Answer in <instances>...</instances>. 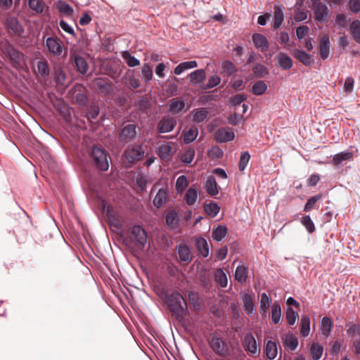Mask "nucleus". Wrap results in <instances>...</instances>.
Here are the masks:
<instances>
[{"label": "nucleus", "mask_w": 360, "mask_h": 360, "mask_svg": "<svg viewBox=\"0 0 360 360\" xmlns=\"http://www.w3.org/2000/svg\"><path fill=\"white\" fill-rule=\"evenodd\" d=\"M165 302L171 313L181 320L187 314V304L183 296L177 291L165 295Z\"/></svg>", "instance_id": "1"}, {"label": "nucleus", "mask_w": 360, "mask_h": 360, "mask_svg": "<svg viewBox=\"0 0 360 360\" xmlns=\"http://www.w3.org/2000/svg\"><path fill=\"white\" fill-rule=\"evenodd\" d=\"M91 160L94 166L101 171H107L109 168L110 156L102 148L94 146L90 155Z\"/></svg>", "instance_id": "2"}, {"label": "nucleus", "mask_w": 360, "mask_h": 360, "mask_svg": "<svg viewBox=\"0 0 360 360\" xmlns=\"http://www.w3.org/2000/svg\"><path fill=\"white\" fill-rule=\"evenodd\" d=\"M310 7L314 11V20L318 22L326 23L330 19L331 12L321 0H311Z\"/></svg>", "instance_id": "3"}, {"label": "nucleus", "mask_w": 360, "mask_h": 360, "mask_svg": "<svg viewBox=\"0 0 360 360\" xmlns=\"http://www.w3.org/2000/svg\"><path fill=\"white\" fill-rule=\"evenodd\" d=\"M131 237L134 240L135 245L143 249L147 242V234L145 230L139 225H134L131 229Z\"/></svg>", "instance_id": "4"}, {"label": "nucleus", "mask_w": 360, "mask_h": 360, "mask_svg": "<svg viewBox=\"0 0 360 360\" xmlns=\"http://www.w3.org/2000/svg\"><path fill=\"white\" fill-rule=\"evenodd\" d=\"M45 46L49 53L54 56H59L62 54L63 47L62 41L57 37H49L44 42Z\"/></svg>", "instance_id": "5"}, {"label": "nucleus", "mask_w": 360, "mask_h": 360, "mask_svg": "<svg viewBox=\"0 0 360 360\" xmlns=\"http://www.w3.org/2000/svg\"><path fill=\"white\" fill-rule=\"evenodd\" d=\"M210 345L214 353L220 356H225L229 354V347L221 338L212 336Z\"/></svg>", "instance_id": "6"}, {"label": "nucleus", "mask_w": 360, "mask_h": 360, "mask_svg": "<svg viewBox=\"0 0 360 360\" xmlns=\"http://www.w3.org/2000/svg\"><path fill=\"white\" fill-rule=\"evenodd\" d=\"M136 136V126L134 124H128L124 126L119 134V141L122 143H128L134 140Z\"/></svg>", "instance_id": "7"}, {"label": "nucleus", "mask_w": 360, "mask_h": 360, "mask_svg": "<svg viewBox=\"0 0 360 360\" xmlns=\"http://www.w3.org/2000/svg\"><path fill=\"white\" fill-rule=\"evenodd\" d=\"M175 153V144L173 143H165L158 147V154L164 161H168Z\"/></svg>", "instance_id": "8"}, {"label": "nucleus", "mask_w": 360, "mask_h": 360, "mask_svg": "<svg viewBox=\"0 0 360 360\" xmlns=\"http://www.w3.org/2000/svg\"><path fill=\"white\" fill-rule=\"evenodd\" d=\"M126 159L131 163L140 160L144 155V150L141 145L127 148L124 152Z\"/></svg>", "instance_id": "9"}, {"label": "nucleus", "mask_w": 360, "mask_h": 360, "mask_svg": "<svg viewBox=\"0 0 360 360\" xmlns=\"http://www.w3.org/2000/svg\"><path fill=\"white\" fill-rule=\"evenodd\" d=\"M6 56L10 59L12 66L15 68H18L20 66V63L23 55L14 47L8 45L6 47Z\"/></svg>", "instance_id": "10"}, {"label": "nucleus", "mask_w": 360, "mask_h": 360, "mask_svg": "<svg viewBox=\"0 0 360 360\" xmlns=\"http://www.w3.org/2000/svg\"><path fill=\"white\" fill-rule=\"evenodd\" d=\"M234 136V132L231 128H219L214 134V139L219 143L232 141Z\"/></svg>", "instance_id": "11"}, {"label": "nucleus", "mask_w": 360, "mask_h": 360, "mask_svg": "<svg viewBox=\"0 0 360 360\" xmlns=\"http://www.w3.org/2000/svg\"><path fill=\"white\" fill-rule=\"evenodd\" d=\"M176 124L174 117H165L159 122L158 131L159 133H167L172 131Z\"/></svg>", "instance_id": "12"}, {"label": "nucleus", "mask_w": 360, "mask_h": 360, "mask_svg": "<svg viewBox=\"0 0 360 360\" xmlns=\"http://www.w3.org/2000/svg\"><path fill=\"white\" fill-rule=\"evenodd\" d=\"M277 65L283 70H290L292 67V60L290 56L284 53H279L275 57Z\"/></svg>", "instance_id": "13"}, {"label": "nucleus", "mask_w": 360, "mask_h": 360, "mask_svg": "<svg viewBox=\"0 0 360 360\" xmlns=\"http://www.w3.org/2000/svg\"><path fill=\"white\" fill-rule=\"evenodd\" d=\"M319 53L323 60L328 58L330 53V39L327 34L321 37L319 41Z\"/></svg>", "instance_id": "14"}, {"label": "nucleus", "mask_w": 360, "mask_h": 360, "mask_svg": "<svg viewBox=\"0 0 360 360\" xmlns=\"http://www.w3.org/2000/svg\"><path fill=\"white\" fill-rule=\"evenodd\" d=\"M185 108V103L181 98H172L169 102L168 109L174 115L183 111Z\"/></svg>", "instance_id": "15"}, {"label": "nucleus", "mask_w": 360, "mask_h": 360, "mask_svg": "<svg viewBox=\"0 0 360 360\" xmlns=\"http://www.w3.org/2000/svg\"><path fill=\"white\" fill-rule=\"evenodd\" d=\"M354 154L352 152L344 151L335 154L332 159L331 163L338 166L342 164L345 161H352L353 160Z\"/></svg>", "instance_id": "16"}, {"label": "nucleus", "mask_w": 360, "mask_h": 360, "mask_svg": "<svg viewBox=\"0 0 360 360\" xmlns=\"http://www.w3.org/2000/svg\"><path fill=\"white\" fill-rule=\"evenodd\" d=\"M205 78L206 74L202 69L196 70L188 75L190 84L193 85L202 83L205 80Z\"/></svg>", "instance_id": "17"}, {"label": "nucleus", "mask_w": 360, "mask_h": 360, "mask_svg": "<svg viewBox=\"0 0 360 360\" xmlns=\"http://www.w3.org/2000/svg\"><path fill=\"white\" fill-rule=\"evenodd\" d=\"M210 116V112L205 108H199L193 110V121L200 123L206 121Z\"/></svg>", "instance_id": "18"}, {"label": "nucleus", "mask_w": 360, "mask_h": 360, "mask_svg": "<svg viewBox=\"0 0 360 360\" xmlns=\"http://www.w3.org/2000/svg\"><path fill=\"white\" fill-rule=\"evenodd\" d=\"M252 41L254 45L262 51H266L269 48V41L266 37L262 34H254L252 35Z\"/></svg>", "instance_id": "19"}, {"label": "nucleus", "mask_w": 360, "mask_h": 360, "mask_svg": "<svg viewBox=\"0 0 360 360\" xmlns=\"http://www.w3.org/2000/svg\"><path fill=\"white\" fill-rule=\"evenodd\" d=\"M293 56L306 66L309 65L313 61L311 55L300 49H295Z\"/></svg>", "instance_id": "20"}, {"label": "nucleus", "mask_w": 360, "mask_h": 360, "mask_svg": "<svg viewBox=\"0 0 360 360\" xmlns=\"http://www.w3.org/2000/svg\"><path fill=\"white\" fill-rule=\"evenodd\" d=\"M244 347L245 349L252 354H256L257 352V342L254 336L251 333H248L244 338Z\"/></svg>", "instance_id": "21"}, {"label": "nucleus", "mask_w": 360, "mask_h": 360, "mask_svg": "<svg viewBox=\"0 0 360 360\" xmlns=\"http://www.w3.org/2000/svg\"><path fill=\"white\" fill-rule=\"evenodd\" d=\"M205 188L207 193L211 195L214 196L218 194L219 190L215 178L213 176H210L205 184Z\"/></svg>", "instance_id": "22"}, {"label": "nucleus", "mask_w": 360, "mask_h": 360, "mask_svg": "<svg viewBox=\"0 0 360 360\" xmlns=\"http://www.w3.org/2000/svg\"><path fill=\"white\" fill-rule=\"evenodd\" d=\"M195 247L202 257H207L208 256L209 246L204 238L200 237L195 240Z\"/></svg>", "instance_id": "23"}, {"label": "nucleus", "mask_w": 360, "mask_h": 360, "mask_svg": "<svg viewBox=\"0 0 360 360\" xmlns=\"http://www.w3.org/2000/svg\"><path fill=\"white\" fill-rule=\"evenodd\" d=\"M333 327V323L331 319L328 316H324L321 320L320 326L321 334L326 338H328L331 333Z\"/></svg>", "instance_id": "24"}, {"label": "nucleus", "mask_w": 360, "mask_h": 360, "mask_svg": "<svg viewBox=\"0 0 360 360\" xmlns=\"http://www.w3.org/2000/svg\"><path fill=\"white\" fill-rule=\"evenodd\" d=\"M178 254L181 261L190 262L192 259L191 249L186 245H181L177 248Z\"/></svg>", "instance_id": "25"}, {"label": "nucleus", "mask_w": 360, "mask_h": 360, "mask_svg": "<svg viewBox=\"0 0 360 360\" xmlns=\"http://www.w3.org/2000/svg\"><path fill=\"white\" fill-rule=\"evenodd\" d=\"M106 216L109 224L113 226L116 229H120L122 227V222L119 216L112 210L111 208H108Z\"/></svg>", "instance_id": "26"}, {"label": "nucleus", "mask_w": 360, "mask_h": 360, "mask_svg": "<svg viewBox=\"0 0 360 360\" xmlns=\"http://www.w3.org/2000/svg\"><path fill=\"white\" fill-rule=\"evenodd\" d=\"M74 61L77 71L84 75L89 70V65L84 58L80 56L75 55L74 56Z\"/></svg>", "instance_id": "27"}, {"label": "nucleus", "mask_w": 360, "mask_h": 360, "mask_svg": "<svg viewBox=\"0 0 360 360\" xmlns=\"http://www.w3.org/2000/svg\"><path fill=\"white\" fill-rule=\"evenodd\" d=\"M197 66H198V63L195 60H190V61L183 62V63H181L180 64H179L174 68V72L175 75H179L181 74L183 72H184L187 70H189V69L196 68Z\"/></svg>", "instance_id": "28"}, {"label": "nucleus", "mask_w": 360, "mask_h": 360, "mask_svg": "<svg viewBox=\"0 0 360 360\" xmlns=\"http://www.w3.org/2000/svg\"><path fill=\"white\" fill-rule=\"evenodd\" d=\"M166 224L170 229H174L178 225V214L175 210H171L166 215Z\"/></svg>", "instance_id": "29"}, {"label": "nucleus", "mask_w": 360, "mask_h": 360, "mask_svg": "<svg viewBox=\"0 0 360 360\" xmlns=\"http://www.w3.org/2000/svg\"><path fill=\"white\" fill-rule=\"evenodd\" d=\"M228 229L225 226L219 225L212 232V238L216 241H221L227 234Z\"/></svg>", "instance_id": "30"}, {"label": "nucleus", "mask_w": 360, "mask_h": 360, "mask_svg": "<svg viewBox=\"0 0 360 360\" xmlns=\"http://www.w3.org/2000/svg\"><path fill=\"white\" fill-rule=\"evenodd\" d=\"M243 307L245 313L251 314L254 310V302L252 297L250 294H245L243 297Z\"/></svg>", "instance_id": "31"}, {"label": "nucleus", "mask_w": 360, "mask_h": 360, "mask_svg": "<svg viewBox=\"0 0 360 360\" xmlns=\"http://www.w3.org/2000/svg\"><path fill=\"white\" fill-rule=\"evenodd\" d=\"M7 26L15 34L20 35L22 32V28L18 19L15 17H10L7 19Z\"/></svg>", "instance_id": "32"}, {"label": "nucleus", "mask_w": 360, "mask_h": 360, "mask_svg": "<svg viewBox=\"0 0 360 360\" xmlns=\"http://www.w3.org/2000/svg\"><path fill=\"white\" fill-rule=\"evenodd\" d=\"M274 28L278 29L283 23L284 16L283 9L279 6H275L274 8Z\"/></svg>", "instance_id": "33"}, {"label": "nucleus", "mask_w": 360, "mask_h": 360, "mask_svg": "<svg viewBox=\"0 0 360 360\" xmlns=\"http://www.w3.org/2000/svg\"><path fill=\"white\" fill-rule=\"evenodd\" d=\"M214 280L221 288H225L228 284V279L226 274L221 269H217L214 274Z\"/></svg>", "instance_id": "34"}, {"label": "nucleus", "mask_w": 360, "mask_h": 360, "mask_svg": "<svg viewBox=\"0 0 360 360\" xmlns=\"http://www.w3.org/2000/svg\"><path fill=\"white\" fill-rule=\"evenodd\" d=\"M349 30L354 40L360 44V21L358 20H354L350 24Z\"/></svg>", "instance_id": "35"}, {"label": "nucleus", "mask_w": 360, "mask_h": 360, "mask_svg": "<svg viewBox=\"0 0 360 360\" xmlns=\"http://www.w3.org/2000/svg\"><path fill=\"white\" fill-rule=\"evenodd\" d=\"M198 134V129L196 127L192 126L188 130L184 132V141L186 143L193 142Z\"/></svg>", "instance_id": "36"}, {"label": "nucleus", "mask_w": 360, "mask_h": 360, "mask_svg": "<svg viewBox=\"0 0 360 360\" xmlns=\"http://www.w3.org/2000/svg\"><path fill=\"white\" fill-rule=\"evenodd\" d=\"M271 303V299L265 293L263 292L261 295V300H260V314L262 316H265L266 313Z\"/></svg>", "instance_id": "37"}, {"label": "nucleus", "mask_w": 360, "mask_h": 360, "mask_svg": "<svg viewBox=\"0 0 360 360\" xmlns=\"http://www.w3.org/2000/svg\"><path fill=\"white\" fill-rule=\"evenodd\" d=\"M27 5L31 10L37 13H41L44 11L45 3L43 0H27Z\"/></svg>", "instance_id": "38"}, {"label": "nucleus", "mask_w": 360, "mask_h": 360, "mask_svg": "<svg viewBox=\"0 0 360 360\" xmlns=\"http://www.w3.org/2000/svg\"><path fill=\"white\" fill-rule=\"evenodd\" d=\"M271 320L274 324L280 322L281 317V308L277 302H274L271 307Z\"/></svg>", "instance_id": "39"}, {"label": "nucleus", "mask_w": 360, "mask_h": 360, "mask_svg": "<svg viewBox=\"0 0 360 360\" xmlns=\"http://www.w3.org/2000/svg\"><path fill=\"white\" fill-rule=\"evenodd\" d=\"M300 334L303 337L308 336L310 331V319L308 316H303L300 321Z\"/></svg>", "instance_id": "40"}, {"label": "nucleus", "mask_w": 360, "mask_h": 360, "mask_svg": "<svg viewBox=\"0 0 360 360\" xmlns=\"http://www.w3.org/2000/svg\"><path fill=\"white\" fill-rule=\"evenodd\" d=\"M248 276V269L247 268L243 266H238L235 271V279L240 282V283H244L246 281Z\"/></svg>", "instance_id": "41"}, {"label": "nucleus", "mask_w": 360, "mask_h": 360, "mask_svg": "<svg viewBox=\"0 0 360 360\" xmlns=\"http://www.w3.org/2000/svg\"><path fill=\"white\" fill-rule=\"evenodd\" d=\"M198 198V191L195 188L191 187L186 193L184 199L188 205H193Z\"/></svg>", "instance_id": "42"}, {"label": "nucleus", "mask_w": 360, "mask_h": 360, "mask_svg": "<svg viewBox=\"0 0 360 360\" xmlns=\"http://www.w3.org/2000/svg\"><path fill=\"white\" fill-rule=\"evenodd\" d=\"M37 70L39 74L43 79H46L49 75V68L48 63L45 59H42L37 63Z\"/></svg>", "instance_id": "43"}, {"label": "nucleus", "mask_w": 360, "mask_h": 360, "mask_svg": "<svg viewBox=\"0 0 360 360\" xmlns=\"http://www.w3.org/2000/svg\"><path fill=\"white\" fill-rule=\"evenodd\" d=\"M278 354L276 344L273 341H268L266 345V354L269 359H274Z\"/></svg>", "instance_id": "44"}, {"label": "nucleus", "mask_w": 360, "mask_h": 360, "mask_svg": "<svg viewBox=\"0 0 360 360\" xmlns=\"http://www.w3.org/2000/svg\"><path fill=\"white\" fill-rule=\"evenodd\" d=\"M323 348L318 343H313L310 347V355L314 360H319L323 354Z\"/></svg>", "instance_id": "45"}, {"label": "nucleus", "mask_w": 360, "mask_h": 360, "mask_svg": "<svg viewBox=\"0 0 360 360\" xmlns=\"http://www.w3.org/2000/svg\"><path fill=\"white\" fill-rule=\"evenodd\" d=\"M94 85L103 93L108 94L111 90L110 85L103 78H96L94 80Z\"/></svg>", "instance_id": "46"}, {"label": "nucleus", "mask_w": 360, "mask_h": 360, "mask_svg": "<svg viewBox=\"0 0 360 360\" xmlns=\"http://www.w3.org/2000/svg\"><path fill=\"white\" fill-rule=\"evenodd\" d=\"M267 89V85L264 81H258L252 87V92L255 95L259 96L264 94Z\"/></svg>", "instance_id": "47"}, {"label": "nucleus", "mask_w": 360, "mask_h": 360, "mask_svg": "<svg viewBox=\"0 0 360 360\" xmlns=\"http://www.w3.org/2000/svg\"><path fill=\"white\" fill-rule=\"evenodd\" d=\"M189 184L187 176L181 175L178 177L176 182V190L178 193H182Z\"/></svg>", "instance_id": "48"}, {"label": "nucleus", "mask_w": 360, "mask_h": 360, "mask_svg": "<svg viewBox=\"0 0 360 360\" xmlns=\"http://www.w3.org/2000/svg\"><path fill=\"white\" fill-rule=\"evenodd\" d=\"M122 57L124 59L127 65L129 67H136L140 64V61L134 56H131L127 51L122 53Z\"/></svg>", "instance_id": "49"}, {"label": "nucleus", "mask_w": 360, "mask_h": 360, "mask_svg": "<svg viewBox=\"0 0 360 360\" xmlns=\"http://www.w3.org/2000/svg\"><path fill=\"white\" fill-rule=\"evenodd\" d=\"M284 343L286 347H288L290 350H295L298 345V340L297 338L292 334L290 333L286 335Z\"/></svg>", "instance_id": "50"}, {"label": "nucleus", "mask_w": 360, "mask_h": 360, "mask_svg": "<svg viewBox=\"0 0 360 360\" xmlns=\"http://www.w3.org/2000/svg\"><path fill=\"white\" fill-rule=\"evenodd\" d=\"M167 198V192L164 189H160L153 200V204L160 207L166 201Z\"/></svg>", "instance_id": "51"}, {"label": "nucleus", "mask_w": 360, "mask_h": 360, "mask_svg": "<svg viewBox=\"0 0 360 360\" xmlns=\"http://www.w3.org/2000/svg\"><path fill=\"white\" fill-rule=\"evenodd\" d=\"M57 8L60 13L67 16H71L74 13L73 8L65 1H60L57 4Z\"/></svg>", "instance_id": "52"}, {"label": "nucleus", "mask_w": 360, "mask_h": 360, "mask_svg": "<svg viewBox=\"0 0 360 360\" xmlns=\"http://www.w3.org/2000/svg\"><path fill=\"white\" fill-rule=\"evenodd\" d=\"M205 212L211 217H215L219 212L220 207L215 202L204 205Z\"/></svg>", "instance_id": "53"}, {"label": "nucleus", "mask_w": 360, "mask_h": 360, "mask_svg": "<svg viewBox=\"0 0 360 360\" xmlns=\"http://www.w3.org/2000/svg\"><path fill=\"white\" fill-rule=\"evenodd\" d=\"M141 75L146 82H148L153 79V70L151 66L146 63L141 68Z\"/></svg>", "instance_id": "54"}, {"label": "nucleus", "mask_w": 360, "mask_h": 360, "mask_svg": "<svg viewBox=\"0 0 360 360\" xmlns=\"http://www.w3.org/2000/svg\"><path fill=\"white\" fill-rule=\"evenodd\" d=\"M222 70L223 72L227 75H233L238 70L236 66L229 60H225L222 63Z\"/></svg>", "instance_id": "55"}, {"label": "nucleus", "mask_w": 360, "mask_h": 360, "mask_svg": "<svg viewBox=\"0 0 360 360\" xmlns=\"http://www.w3.org/2000/svg\"><path fill=\"white\" fill-rule=\"evenodd\" d=\"M348 20L343 13L336 15L335 18L334 27L338 28H345L347 27Z\"/></svg>", "instance_id": "56"}, {"label": "nucleus", "mask_w": 360, "mask_h": 360, "mask_svg": "<svg viewBox=\"0 0 360 360\" xmlns=\"http://www.w3.org/2000/svg\"><path fill=\"white\" fill-rule=\"evenodd\" d=\"M322 198L321 194H318L314 196L311 197L309 199H308L304 207V212H309L312 209L315 207L316 203L321 200Z\"/></svg>", "instance_id": "57"}, {"label": "nucleus", "mask_w": 360, "mask_h": 360, "mask_svg": "<svg viewBox=\"0 0 360 360\" xmlns=\"http://www.w3.org/2000/svg\"><path fill=\"white\" fill-rule=\"evenodd\" d=\"M298 317V314L296 311H295L290 307L287 308L286 320L290 326L294 325Z\"/></svg>", "instance_id": "58"}, {"label": "nucleus", "mask_w": 360, "mask_h": 360, "mask_svg": "<svg viewBox=\"0 0 360 360\" xmlns=\"http://www.w3.org/2000/svg\"><path fill=\"white\" fill-rule=\"evenodd\" d=\"M250 159V155L248 151L243 152L240 155V161L238 163V169L240 172H243L246 168Z\"/></svg>", "instance_id": "59"}, {"label": "nucleus", "mask_w": 360, "mask_h": 360, "mask_svg": "<svg viewBox=\"0 0 360 360\" xmlns=\"http://www.w3.org/2000/svg\"><path fill=\"white\" fill-rule=\"evenodd\" d=\"M301 222L303 226L306 228L309 233H311L315 231V226L311 219L309 215L302 217Z\"/></svg>", "instance_id": "60"}, {"label": "nucleus", "mask_w": 360, "mask_h": 360, "mask_svg": "<svg viewBox=\"0 0 360 360\" xmlns=\"http://www.w3.org/2000/svg\"><path fill=\"white\" fill-rule=\"evenodd\" d=\"M220 82H221V78L217 75H213L209 77L208 82L205 86L204 89H208L213 88V87L217 86L218 84H219Z\"/></svg>", "instance_id": "61"}, {"label": "nucleus", "mask_w": 360, "mask_h": 360, "mask_svg": "<svg viewBox=\"0 0 360 360\" xmlns=\"http://www.w3.org/2000/svg\"><path fill=\"white\" fill-rule=\"evenodd\" d=\"M253 72L257 77H263L268 73V70L266 67L257 63L253 68Z\"/></svg>", "instance_id": "62"}, {"label": "nucleus", "mask_w": 360, "mask_h": 360, "mask_svg": "<svg viewBox=\"0 0 360 360\" xmlns=\"http://www.w3.org/2000/svg\"><path fill=\"white\" fill-rule=\"evenodd\" d=\"M66 79V75L64 71L58 69L55 72L54 79L57 84L63 85Z\"/></svg>", "instance_id": "63"}, {"label": "nucleus", "mask_w": 360, "mask_h": 360, "mask_svg": "<svg viewBox=\"0 0 360 360\" xmlns=\"http://www.w3.org/2000/svg\"><path fill=\"white\" fill-rule=\"evenodd\" d=\"M348 335L354 337L359 335L360 337V323L352 324L347 330Z\"/></svg>", "instance_id": "64"}]
</instances>
